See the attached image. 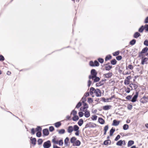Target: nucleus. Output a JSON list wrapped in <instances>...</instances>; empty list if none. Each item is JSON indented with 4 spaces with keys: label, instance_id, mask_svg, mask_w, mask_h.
<instances>
[{
    "label": "nucleus",
    "instance_id": "c03bdc74",
    "mask_svg": "<svg viewBox=\"0 0 148 148\" xmlns=\"http://www.w3.org/2000/svg\"><path fill=\"white\" fill-rule=\"evenodd\" d=\"M120 53V51H117L114 52L112 53L113 56H118Z\"/></svg>",
    "mask_w": 148,
    "mask_h": 148
},
{
    "label": "nucleus",
    "instance_id": "3c124183",
    "mask_svg": "<svg viewBox=\"0 0 148 148\" xmlns=\"http://www.w3.org/2000/svg\"><path fill=\"white\" fill-rule=\"evenodd\" d=\"M143 99H142V98H141L140 99V101L141 103H142L143 104H144V103H146L148 102V101L147 100H145V99H144L143 100Z\"/></svg>",
    "mask_w": 148,
    "mask_h": 148
},
{
    "label": "nucleus",
    "instance_id": "603ef678",
    "mask_svg": "<svg viewBox=\"0 0 148 148\" xmlns=\"http://www.w3.org/2000/svg\"><path fill=\"white\" fill-rule=\"evenodd\" d=\"M83 105V107L86 110L88 108L89 106L88 104L86 103H82Z\"/></svg>",
    "mask_w": 148,
    "mask_h": 148
},
{
    "label": "nucleus",
    "instance_id": "052dcab7",
    "mask_svg": "<svg viewBox=\"0 0 148 148\" xmlns=\"http://www.w3.org/2000/svg\"><path fill=\"white\" fill-rule=\"evenodd\" d=\"M133 106L130 104H128L127 105V108L128 110H131Z\"/></svg>",
    "mask_w": 148,
    "mask_h": 148
},
{
    "label": "nucleus",
    "instance_id": "6e6d98bb",
    "mask_svg": "<svg viewBox=\"0 0 148 148\" xmlns=\"http://www.w3.org/2000/svg\"><path fill=\"white\" fill-rule=\"evenodd\" d=\"M87 102L90 104L93 102V100L92 98L89 97L88 99Z\"/></svg>",
    "mask_w": 148,
    "mask_h": 148
},
{
    "label": "nucleus",
    "instance_id": "69168bd1",
    "mask_svg": "<svg viewBox=\"0 0 148 148\" xmlns=\"http://www.w3.org/2000/svg\"><path fill=\"white\" fill-rule=\"evenodd\" d=\"M125 88V91L126 93H128L130 92L131 90L129 87H127V88Z\"/></svg>",
    "mask_w": 148,
    "mask_h": 148
},
{
    "label": "nucleus",
    "instance_id": "9b49d317",
    "mask_svg": "<svg viewBox=\"0 0 148 148\" xmlns=\"http://www.w3.org/2000/svg\"><path fill=\"white\" fill-rule=\"evenodd\" d=\"M69 138L67 137L64 140V145L66 146H69L70 142H69Z\"/></svg>",
    "mask_w": 148,
    "mask_h": 148
},
{
    "label": "nucleus",
    "instance_id": "09e8293b",
    "mask_svg": "<svg viewBox=\"0 0 148 148\" xmlns=\"http://www.w3.org/2000/svg\"><path fill=\"white\" fill-rule=\"evenodd\" d=\"M77 114V111L75 110H73L71 113V114H72L73 116L76 115Z\"/></svg>",
    "mask_w": 148,
    "mask_h": 148
},
{
    "label": "nucleus",
    "instance_id": "0eeeda50",
    "mask_svg": "<svg viewBox=\"0 0 148 148\" xmlns=\"http://www.w3.org/2000/svg\"><path fill=\"white\" fill-rule=\"evenodd\" d=\"M141 57L142 58L141 64L143 65L145 64H147V62L148 60V58L145 57L143 56Z\"/></svg>",
    "mask_w": 148,
    "mask_h": 148
},
{
    "label": "nucleus",
    "instance_id": "cd10ccee",
    "mask_svg": "<svg viewBox=\"0 0 148 148\" xmlns=\"http://www.w3.org/2000/svg\"><path fill=\"white\" fill-rule=\"evenodd\" d=\"M95 89L93 87H91L90 89L89 92L90 95H93L94 92L95 90Z\"/></svg>",
    "mask_w": 148,
    "mask_h": 148
},
{
    "label": "nucleus",
    "instance_id": "c85d7f7f",
    "mask_svg": "<svg viewBox=\"0 0 148 148\" xmlns=\"http://www.w3.org/2000/svg\"><path fill=\"white\" fill-rule=\"evenodd\" d=\"M53 138L52 139V143L55 144H58V141L56 140V139L57 138L56 136H53Z\"/></svg>",
    "mask_w": 148,
    "mask_h": 148
},
{
    "label": "nucleus",
    "instance_id": "bb28decb",
    "mask_svg": "<svg viewBox=\"0 0 148 148\" xmlns=\"http://www.w3.org/2000/svg\"><path fill=\"white\" fill-rule=\"evenodd\" d=\"M144 30H145L144 25H142L138 29V32L142 33Z\"/></svg>",
    "mask_w": 148,
    "mask_h": 148
},
{
    "label": "nucleus",
    "instance_id": "c9c22d12",
    "mask_svg": "<svg viewBox=\"0 0 148 148\" xmlns=\"http://www.w3.org/2000/svg\"><path fill=\"white\" fill-rule=\"evenodd\" d=\"M72 119L74 121H76L79 119V117L77 115L73 116Z\"/></svg>",
    "mask_w": 148,
    "mask_h": 148
},
{
    "label": "nucleus",
    "instance_id": "5701e85b",
    "mask_svg": "<svg viewBox=\"0 0 148 148\" xmlns=\"http://www.w3.org/2000/svg\"><path fill=\"white\" fill-rule=\"evenodd\" d=\"M84 114L85 117L87 118L89 117L90 116V111L87 110L85 111Z\"/></svg>",
    "mask_w": 148,
    "mask_h": 148
},
{
    "label": "nucleus",
    "instance_id": "f8f14e48",
    "mask_svg": "<svg viewBox=\"0 0 148 148\" xmlns=\"http://www.w3.org/2000/svg\"><path fill=\"white\" fill-rule=\"evenodd\" d=\"M112 72H109L108 73H105L103 74V76L104 77L107 78H110L112 75Z\"/></svg>",
    "mask_w": 148,
    "mask_h": 148
},
{
    "label": "nucleus",
    "instance_id": "6ab92c4d",
    "mask_svg": "<svg viewBox=\"0 0 148 148\" xmlns=\"http://www.w3.org/2000/svg\"><path fill=\"white\" fill-rule=\"evenodd\" d=\"M111 143V142L110 140H107L104 141L103 145H108L109 144L110 145Z\"/></svg>",
    "mask_w": 148,
    "mask_h": 148
},
{
    "label": "nucleus",
    "instance_id": "2f4dec72",
    "mask_svg": "<svg viewBox=\"0 0 148 148\" xmlns=\"http://www.w3.org/2000/svg\"><path fill=\"white\" fill-rule=\"evenodd\" d=\"M104 83H103L102 80H101L98 83H97L96 84V86L97 87H99L103 85Z\"/></svg>",
    "mask_w": 148,
    "mask_h": 148
},
{
    "label": "nucleus",
    "instance_id": "393cba45",
    "mask_svg": "<svg viewBox=\"0 0 148 148\" xmlns=\"http://www.w3.org/2000/svg\"><path fill=\"white\" fill-rule=\"evenodd\" d=\"M112 68V65H109L108 66H105V69H103V70H106L107 71H109Z\"/></svg>",
    "mask_w": 148,
    "mask_h": 148
},
{
    "label": "nucleus",
    "instance_id": "412c9836",
    "mask_svg": "<svg viewBox=\"0 0 148 148\" xmlns=\"http://www.w3.org/2000/svg\"><path fill=\"white\" fill-rule=\"evenodd\" d=\"M57 131L58 132V133L60 134H62L65 133V130L64 129H62L60 130H57Z\"/></svg>",
    "mask_w": 148,
    "mask_h": 148
},
{
    "label": "nucleus",
    "instance_id": "9d476101",
    "mask_svg": "<svg viewBox=\"0 0 148 148\" xmlns=\"http://www.w3.org/2000/svg\"><path fill=\"white\" fill-rule=\"evenodd\" d=\"M30 143L34 146L36 143V139L35 138H33L31 137L30 138Z\"/></svg>",
    "mask_w": 148,
    "mask_h": 148
},
{
    "label": "nucleus",
    "instance_id": "49530a36",
    "mask_svg": "<svg viewBox=\"0 0 148 148\" xmlns=\"http://www.w3.org/2000/svg\"><path fill=\"white\" fill-rule=\"evenodd\" d=\"M97 116L95 115H93L92 117H91V119L92 121H96L97 120Z\"/></svg>",
    "mask_w": 148,
    "mask_h": 148
},
{
    "label": "nucleus",
    "instance_id": "7c9ffc66",
    "mask_svg": "<svg viewBox=\"0 0 148 148\" xmlns=\"http://www.w3.org/2000/svg\"><path fill=\"white\" fill-rule=\"evenodd\" d=\"M84 120L82 119H80L78 122L77 124L79 126H81L84 123Z\"/></svg>",
    "mask_w": 148,
    "mask_h": 148
},
{
    "label": "nucleus",
    "instance_id": "6e6552de",
    "mask_svg": "<svg viewBox=\"0 0 148 148\" xmlns=\"http://www.w3.org/2000/svg\"><path fill=\"white\" fill-rule=\"evenodd\" d=\"M42 134L43 136H48L49 134L48 129L47 128L43 129L42 130Z\"/></svg>",
    "mask_w": 148,
    "mask_h": 148
},
{
    "label": "nucleus",
    "instance_id": "a878e982",
    "mask_svg": "<svg viewBox=\"0 0 148 148\" xmlns=\"http://www.w3.org/2000/svg\"><path fill=\"white\" fill-rule=\"evenodd\" d=\"M61 125L62 123L60 121L57 122L54 124L55 126L57 128H59Z\"/></svg>",
    "mask_w": 148,
    "mask_h": 148
},
{
    "label": "nucleus",
    "instance_id": "a211bd4d",
    "mask_svg": "<svg viewBox=\"0 0 148 148\" xmlns=\"http://www.w3.org/2000/svg\"><path fill=\"white\" fill-rule=\"evenodd\" d=\"M90 74L93 75L94 76L96 77L97 75V72L95 69H92L91 70Z\"/></svg>",
    "mask_w": 148,
    "mask_h": 148
},
{
    "label": "nucleus",
    "instance_id": "37998d69",
    "mask_svg": "<svg viewBox=\"0 0 148 148\" xmlns=\"http://www.w3.org/2000/svg\"><path fill=\"white\" fill-rule=\"evenodd\" d=\"M36 131L37 132H41L42 130V128L40 126H37V127L35 128Z\"/></svg>",
    "mask_w": 148,
    "mask_h": 148
},
{
    "label": "nucleus",
    "instance_id": "4c0bfd02",
    "mask_svg": "<svg viewBox=\"0 0 148 148\" xmlns=\"http://www.w3.org/2000/svg\"><path fill=\"white\" fill-rule=\"evenodd\" d=\"M123 140H119L116 143V145L119 146H121L123 144Z\"/></svg>",
    "mask_w": 148,
    "mask_h": 148
},
{
    "label": "nucleus",
    "instance_id": "39448f33",
    "mask_svg": "<svg viewBox=\"0 0 148 148\" xmlns=\"http://www.w3.org/2000/svg\"><path fill=\"white\" fill-rule=\"evenodd\" d=\"M43 146L44 148H49L51 146V141L49 140H48L44 142Z\"/></svg>",
    "mask_w": 148,
    "mask_h": 148
},
{
    "label": "nucleus",
    "instance_id": "58836bf2",
    "mask_svg": "<svg viewBox=\"0 0 148 148\" xmlns=\"http://www.w3.org/2000/svg\"><path fill=\"white\" fill-rule=\"evenodd\" d=\"M101 100L104 102H109V99L108 98L106 99L104 97H102L101 98Z\"/></svg>",
    "mask_w": 148,
    "mask_h": 148
},
{
    "label": "nucleus",
    "instance_id": "473e14b6",
    "mask_svg": "<svg viewBox=\"0 0 148 148\" xmlns=\"http://www.w3.org/2000/svg\"><path fill=\"white\" fill-rule=\"evenodd\" d=\"M93 79V83L97 82H99L100 79V78L99 77H97V76L95 77Z\"/></svg>",
    "mask_w": 148,
    "mask_h": 148
},
{
    "label": "nucleus",
    "instance_id": "1a4fd4ad",
    "mask_svg": "<svg viewBox=\"0 0 148 148\" xmlns=\"http://www.w3.org/2000/svg\"><path fill=\"white\" fill-rule=\"evenodd\" d=\"M138 50V49L136 48H134L133 49H132V51L130 52L131 56L132 57L134 58L136 56L137 54L134 55V54H135L137 53V51Z\"/></svg>",
    "mask_w": 148,
    "mask_h": 148
},
{
    "label": "nucleus",
    "instance_id": "c756f323",
    "mask_svg": "<svg viewBox=\"0 0 148 148\" xmlns=\"http://www.w3.org/2000/svg\"><path fill=\"white\" fill-rule=\"evenodd\" d=\"M77 138L75 136L72 137L70 140V142L71 143L73 144V145L75 143V140H76Z\"/></svg>",
    "mask_w": 148,
    "mask_h": 148
},
{
    "label": "nucleus",
    "instance_id": "ddd939ff",
    "mask_svg": "<svg viewBox=\"0 0 148 148\" xmlns=\"http://www.w3.org/2000/svg\"><path fill=\"white\" fill-rule=\"evenodd\" d=\"M120 121L117 120L116 119L114 120L112 124V125L114 126H117L119 125Z\"/></svg>",
    "mask_w": 148,
    "mask_h": 148
},
{
    "label": "nucleus",
    "instance_id": "bf43d9fd",
    "mask_svg": "<svg viewBox=\"0 0 148 148\" xmlns=\"http://www.w3.org/2000/svg\"><path fill=\"white\" fill-rule=\"evenodd\" d=\"M54 130V128L53 126H50L49 127V130L51 132H53Z\"/></svg>",
    "mask_w": 148,
    "mask_h": 148
},
{
    "label": "nucleus",
    "instance_id": "aec40b11",
    "mask_svg": "<svg viewBox=\"0 0 148 148\" xmlns=\"http://www.w3.org/2000/svg\"><path fill=\"white\" fill-rule=\"evenodd\" d=\"M115 131V129L114 127H112L111 129L109 131V134L110 136H113V134Z\"/></svg>",
    "mask_w": 148,
    "mask_h": 148
},
{
    "label": "nucleus",
    "instance_id": "f257e3e1",
    "mask_svg": "<svg viewBox=\"0 0 148 148\" xmlns=\"http://www.w3.org/2000/svg\"><path fill=\"white\" fill-rule=\"evenodd\" d=\"M89 65L91 67H97L99 66L100 64L97 60H95L94 62L92 60L90 61Z\"/></svg>",
    "mask_w": 148,
    "mask_h": 148
},
{
    "label": "nucleus",
    "instance_id": "72a5a7b5",
    "mask_svg": "<svg viewBox=\"0 0 148 148\" xmlns=\"http://www.w3.org/2000/svg\"><path fill=\"white\" fill-rule=\"evenodd\" d=\"M136 42V40L133 39L131 40L129 42V44L131 45H135Z\"/></svg>",
    "mask_w": 148,
    "mask_h": 148
},
{
    "label": "nucleus",
    "instance_id": "8fccbe9b",
    "mask_svg": "<svg viewBox=\"0 0 148 148\" xmlns=\"http://www.w3.org/2000/svg\"><path fill=\"white\" fill-rule=\"evenodd\" d=\"M98 62L101 64H102L104 62V59L101 58H99L97 59Z\"/></svg>",
    "mask_w": 148,
    "mask_h": 148
},
{
    "label": "nucleus",
    "instance_id": "4468645a",
    "mask_svg": "<svg viewBox=\"0 0 148 148\" xmlns=\"http://www.w3.org/2000/svg\"><path fill=\"white\" fill-rule=\"evenodd\" d=\"M81 144V142L79 140L76 139L75 143L73 145V146H79Z\"/></svg>",
    "mask_w": 148,
    "mask_h": 148
},
{
    "label": "nucleus",
    "instance_id": "5fc2aeb1",
    "mask_svg": "<svg viewBox=\"0 0 148 148\" xmlns=\"http://www.w3.org/2000/svg\"><path fill=\"white\" fill-rule=\"evenodd\" d=\"M60 146H62L63 144V142L62 139L58 141V144Z\"/></svg>",
    "mask_w": 148,
    "mask_h": 148
},
{
    "label": "nucleus",
    "instance_id": "f03ea898",
    "mask_svg": "<svg viewBox=\"0 0 148 148\" xmlns=\"http://www.w3.org/2000/svg\"><path fill=\"white\" fill-rule=\"evenodd\" d=\"M96 126L97 125L95 123L90 122L87 123L85 125V127L83 129V131L85 129L87 128H94L96 127Z\"/></svg>",
    "mask_w": 148,
    "mask_h": 148
},
{
    "label": "nucleus",
    "instance_id": "a18cd8bd",
    "mask_svg": "<svg viewBox=\"0 0 148 148\" xmlns=\"http://www.w3.org/2000/svg\"><path fill=\"white\" fill-rule=\"evenodd\" d=\"M132 98V95H127L125 99H126L130 101Z\"/></svg>",
    "mask_w": 148,
    "mask_h": 148
},
{
    "label": "nucleus",
    "instance_id": "2eb2a0df",
    "mask_svg": "<svg viewBox=\"0 0 148 148\" xmlns=\"http://www.w3.org/2000/svg\"><path fill=\"white\" fill-rule=\"evenodd\" d=\"M112 107V106L109 105H106L102 107L103 109L104 110H108L110 109Z\"/></svg>",
    "mask_w": 148,
    "mask_h": 148
},
{
    "label": "nucleus",
    "instance_id": "864d4df0",
    "mask_svg": "<svg viewBox=\"0 0 148 148\" xmlns=\"http://www.w3.org/2000/svg\"><path fill=\"white\" fill-rule=\"evenodd\" d=\"M36 131V129L34 128H33L31 129V133L32 135H34L35 134Z\"/></svg>",
    "mask_w": 148,
    "mask_h": 148
},
{
    "label": "nucleus",
    "instance_id": "13d9d810",
    "mask_svg": "<svg viewBox=\"0 0 148 148\" xmlns=\"http://www.w3.org/2000/svg\"><path fill=\"white\" fill-rule=\"evenodd\" d=\"M144 28L145 32H148V24H146L145 25Z\"/></svg>",
    "mask_w": 148,
    "mask_h": 148
},
{
    "label": "nucleus",
    "instance_id": "0e129e2a",
    "mask_svg": "<svg viewBox=\"0 0 148 148\" xmlns=\"http://www.w3.org/2000/svg\"><path fill=\"white\" fill-rule=\"evenodd\" d=\"M5 60V58L4 56L1 54L0 55V61L3 62Z\"/></svg>",
    "mask_w": 148,
    "mask_h": 148
},
{
    "label": "nucleus",
    "instance_id": "e2e57ef3",
    "mask_svg": "<svg viewBox=\"0 0 148 148\" xmlns=\"http://www.w3.org/2000/svg\"><path fill=\"white\" fill-rule=\"evenodd\" d=\"M130 81L126 80H124V84L125 85H127L128 84H130Z\"/></svg>",
    "mask_w": 148,
    "mask_h": 148
},
{
    "label": "nucleus",
    "instance_id": "680f3d73",
    "mask_svg": "<svg viewBox=\"0 0 148 148\" xmlns=\"http://www.w3.org/2000/svg\"><path fill=\"white\" fill-rule=\"evenodd\" d=\"M36 136L38 137H40L42 136V133L41 132H37L36 134Z\"/></svg>",
    "mask_w": 148,
    "mask_h": 148
},
{
    "label": "nucleus",
    "instance_id": "f3484780",
    "mask_svg": "<svg viewBox=\"0 0 148 148\" xmlns=\"http://www.w3.org/2000/svg\"><path fill=\"white\" fill-rule=\"evenodd\" d=\"M98 122L101 124H104L105 121L101 117H99L98 119Z\"/></svg>",
    "mask_w": 148,
    "mask_h": 148
},
{
    "label": "nucleus",
    "instance_id": "f704fd0d",
    "mask_svg": "<svg viewBox=\"0 0 148 148\" xmlns=\"http://www.w3.org/2000/svg\"><path fill=\"white\" fill-rule=\"evenodd\" d=\"M134 144V141L133 140H130L128 141L127 144L128 147L131 146Z\"/></svg>",
    "mask_w": 148,
    "mask_h": 148
},
{
    "label": "nucleus",
    "instance_id": "423d86ee",
    "mask_svg": "<svg viewBox=\"0 0 148 148\" xmlns=\"http://www.w3.org/2000/svg\"><path fill=\"white\" fill-rule=\"evenodd\" d=\"M95 94V95L97 97H100L101 96V90L99 88H97L95 89L94 92Z\"/></svg>",
    "mask_w": 148,
    "mask_h": 148
},
{
    "label": "nucleus",
    "instance_id": "ea45409f",
    "mask_svg": "<svg viewBox=\"0 0 148 148\" xmlns=\"http://www.w3.org/2000/svg\"><path fill=\"white\" fill-rule=\"evenodd\" d=\"M82 104L81 101H80L75 106V108H79L82 106Z\"/></svg>",
    "mask_w": 148,
    "mask_h": 148
},
{
    "label": "nucleus",
    "instance_id": "7ed1b4c3",
    "mask_svg": "<svg viewBox=\"0 0 148 148\" xmlns=\"http://www.w3.org/2000/svg\"><path fill=\"white\" fill-rule=\"evenodd\" d=\"M148 51V48L147 47H145L142 50V51L138 53V57H141L143 56V54H145Z\"/></svg>",
    "mask_w": 148,
    "mask_h": 148
},
{
    "label": "nucleus",
    "instance_id": "20e7f679",
    "mask_svg": "<svg viewBox=\"0 0 148 148\" xmlns=\"http://www.w3.org/2000/svg\"><path fill=\"white\" fill-rule=\"evenodd\" d=\"M138 95L139 92L136 91L135 95L132 97L131 100H130V101L133 103H134L136 101L138 96Z\"/></svg>",
    "mask_w": 148,
    "mask_h": 148
},
{
    "label": "nucleus",
    "instance_id": "338daca9",
    "mask_svg": "<svg viewBox=\"0 0 148 148\" xmlns=\"http://www.w3.org/2000/svg\"><path fill=\"white\" fill-rule=\"evenodd\" d=\"M122 58V56H118L116 57V59L118 61L121 60Z\"/></svg>",
    "mask_w": 148,
    "mask_h": 148
},
{
    "label": "nucleus",
    "instance_id": "e433bc0d",
    "mask_svg": "<svg viewBox=\"0 0 148 148\" xmlns=\"http://www.w3.org/2000/svg\"><path fill=\"white\" fill-rule=\"evenodd\" d=\"M117 62V61L115 59H113L110 61V64L112 65H116Z\"/></svg>",
    "mask_w": 148,
    "mask_h": 148
},
{
    "label": "nucleus",
    "instance_id": "4d7b16f0",
    "mask_svg": "<svg viewBox=\"0 0 148 148\" xmlns=\"http://www.w3.org/2000/svg\"><path fill=\"white\" fill-rule=\"evenodd\" d=\"M80 101H82V103H86V97L83 96L81 99V100Z\"/></svg>",
    "mask_w": 148,
    "mask_h": 148
},
{
    "label": "nucleus",
    "instance_id": "79ce46f5",
    "mask_svg": "<svg viewBox=\"0 0 148 148\" xmlns=\"http://www.w3.org/2000/svg\"><path fill=\"white\" fill-rule=\"evenodd\" d=\"M123 127L124 130H127L129 129V125L127 124H125L123 125Z\"/></svg>",
    "mask_w": 148,
    "mask_h": 148
},
{
    "label": "nucleus",
    "instance_id": "b1692460",
    "mask_svg": "<svg viewBox=\"0 0 148 148\" xmlns=\"http://www.w3.org/2000/svg\"><path fill=\"white\" fill-rule=\"evenodd\" d=\"M112 58V56L111 54H108L106 55L105 58V61L107 62L111 59Z\"/></svg>",
    "mask_w": 148,
    "mask_h": 148
},
{
    "label": "nucleus",
    "instance_id": "774afa93",
    "mask_svg": "<svg viewBox=\"0 0 148 148\" xmlns=\"http://www.w3.org/2000/svg\"><path fill=\"white\" fill-rule=\"evenodd\" d=\"M143 44L145 46H148V40L146 39L143 42Z\"/></svg>",
    "mask_w": 148,
    "mask_h": 148
},
{
    "label": "nucleus",
    "instance_id": "de8ad7c7",
    "mask_svg": "<svg viewBox=\"0 0 148 148\" xmlns=\"http://www.w3.org/2000/svg\"><path fill=\"white\" fill-rule=\"evenodd\" d=\"M43 142L42 139L41 138H39L37 140L38 145H41Z\"/></svg>",
    "mask_w": 148,
    "mask_h": 148
},
{
    "label": "nucleus",
    "instance_id": "4be33fe9",
    "mask_svg": "<svg viewBox=\"0 0 148 148\" xmlns=\"http://www.w3.org/2000/svg\"><path fill=\"white\" fill-rule=\"evenodd\" d=\"M141 36V35L140 34L139 32H137L134 33L133 37L134 38H137Z\"/></svg>",
    "mask_w": 148,
    "mask_h": 148
},
{
    "label": "nucleus",
    "instance_id": "dca6fc26",
    "mask_svg": "<svg viewBox=\"0 0 148 148\" xmlns=\"http://www.w3.org/2000/svg\"><path fill=\"white\" fill-rule=\"evenodd\" d=\"M73 131V127L72 126H69L67 129V132L69 133H71Z\"/></svg>",
    "mask_w": 148,
    "mask_h": 148
},
{
    "label": "nucleus",
    "instance_id": "a19ab883",
    "mask_svg": "<svg viewBox=\"0 0 148 148\" xmlns=\"http://www.w3.org/2000/svg\"><path fill=\"white\" fill-rule=\"evenodd\" d=\"M73 127V131H75L79 130V127L76 125H74Z\"/></svg>",
    "mask_w": 148,
    "mask_h": 148
}]
</instances>
